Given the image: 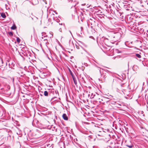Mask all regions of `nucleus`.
Listing matches in <instances>:
<instances>
[{
    "instance_id": "1",
    "label": "nucleus",
    "mask_w": 148,
    "mask_h": 148,
    "mask_svg": "<svg viewBox=\"0 0 148 148\" xmlns=\"http://www.w3.org/2000/svg\"><path fill=\"white\" fill-rule=\"evenodd\" d=\"M121 36V34L119 32L112 31L109 34V37L114 41H116L120 39Z\"/></svg>"
},
{
    "instance_id": "2",
    "label": "nucleus",
    "mask_w": 148,
    "mask_h": 148,
    "mask_svg": "<svg viewBox=\"0 0 148 148\" xmlns=\"http://www.w3.org/2000/svg\"><path fill=\"white\" fill-rule=\"evenodd\" d=\"M38 3V0H33L32 2L28 0L25 1H24L23 3L25 5H29L31 4H32L33 5H35Z\"/></svg>"
},
{
    "instance_id": "3",
    "label": "nucleus",
    "mask_w": 148,
    "mask_h": 148,
    "mask_svg": "<svg viewBox=\"0 0 148 148\" xmlns=\"http://www.w3.org/2000/svg\"><path fill=\"white\" fill-rule=\"evenodd\" d=\"M106 103L110 105H116V106H117V107H119L121 106V104H118L116 102V101H106Z\"/></svg>"
},
{
    "instance_id": "4",
    "label": "nucleus",
    "mask_w": 148,
    "mask_h": 148,
    "mask_svg": "<svg viewBox=\"0 0 148 148\" xmlns=\"http://www.w3.org/2000/svg\"><path fill=\"white\" fill-rule=\"evenodd\" d=\"M88 96L89 97L90 96V99H93L94 98V97H99V95L98 94L96 95L95 94H94L93 93L90 92H89Z\"/></svg>"
},
{
    "instance_id": "5",
    "label": "nucleus",
    "mask_w": 148,
    "mask_h": 148,
    "mask_svg": "<svg viewBox=\"0 0 148 148\" xmlns=\"http://www.w3.org/2000/svg\"><path fill=\"white\" fill-rule=\"evenodd\" d=\"M15 66V64L14 62H10V63L8 64V66L9 68H11V69H14L13 68V67H14Z\"/></svg>"
},
{
    "instance_id": "6",
    "label": "nucleus",
    "mask_w": 148,
    "mask_h": 148,
    "mask_svg": "<svg viewBox=\"0 0 148 148\" xmlns=\"http://www.w3.org/2000/svg\"><path fill=\"white\" fill-rule=\"evenodd\" d=\"M17 73L18 75L21 77H23L24 75L23 74V72L21 70H19L17 72Z\"/></svg>"
},
{
    "instance_id": "7",
    "label": "nucleus",
    "mask_w": 148,
    "mask_h": 148,
    "mask_svg": "<svg viewBox=\"0 0 148 148\" xmlns=\"http://www.w3.org/2000/svg\"><path fill=\"white\" fill-rule=\"evenodd\" d=\"M62 117L63 119L67 121L68 120V117L66 114H63Z\"/></svg>"
},
{
    "instance_id": "8",
    "label": "nucleus",
    "mask_w": 148,
    "mask_h": 148,
    "mask_svg": "<svg viewBox=\"0 0 148 148\" xmlns=\"http://www.w3.org/2000/svg\"><path fill=\"white\" fill-rule=\"evenodd\" d=\"M109 97H111L110 98H108L107 97H105L107 99L106 101H111V100L113 99V96L111 95H110L109 96H108Z\"/></svg>"
},
{
    "instance_id": "9",
    "label": "nucleus",
    "mask_w": 148,
    "mask_h": 148,
    "mask_svg": "<svg viewBox=\"0 0 148 148\" xmlns=\"http://www.w3.org/2000/svg\"><path fill=\"white\" fill-rule=\"evenodd\" d=\"M23 56H27V57H28L29 56H30V55L29 53H27V52H25L24 51H23Z\"/></svg>"
},
{
    "instance_id": "10",
    "label": "nucleus",
    "mask_w": 148,
    "mask_h": 148,
    "mask_svg": "<svg viewBox=\"0 0 148 148\" xmlns=\"http://www.w3.org/2000/svg\"><path fill=\"white\" fill-rule=\"evenodd\" d=\"M72 77L73 79V81H74L75 84L76 85H77V80H76V79L75 77V76H73V77Z\"/></svg>"
},
{
    "instance_id": "11",
    "label": "nucleus",
    "mask_w": 148,
    "mask_h": 148,
    "mask_svg": "<svg viewBox=\"0 0 148 148\" xmlns=\"http://www.w3.org/2000/svg\"><path fill=\"white\" fill-rule=\"evenodd\" d=\"M115 52L117 53H120L123 52V51L121 50H119L118 49H116L115 50Z\"/></svg>"
},
{
    "instance_id": "12",
    "label": "nucleus",
    "mask_w": 148,
    "mask_h": 148,
    "mask_svg": "<svg viewBox=\"0 0 148 148\" xmlns=\"http://www.w3.org/2000/svg\"><path fill=\"white\" fill-rule=\"evenodd\" d=\"M138 68V66H133V70L134 71H136L137 70V69Z\"/></svg>"
},
{
    "instance_id": "13",
    "label": "nucleus",
    "mask_w": 148,
    "mask_h": 148,
    "mask_svg": "<svg viewBox=\"0 0 148 148\" xmlns=\"http://www.w3.org/2000/svg\"><path fill=\"white\" fill-rule=\"evenodd\" d=\"M16 28V27L15 24H13L12 26L11 27V29L12 30H15Z\"/></svg>"
},
{
    "instance_id": "14",
    "label": "nucleus",
    "mask_w": 148,
    "mask_h": 148,
    "mask_svg": "<svg viewBox=\"0 0 148 148\" xmlns=\"http://www.w3.org/2000/svg\"><path fill=\"white\" fill-rule=\"evenodd\" d=\"M19 54H20V56L23 58V60H25V58H24V56H23L24 54L23 53V52H22V53L20 52L19 53Z\"/></svg>"
},
{
    "instance_id": "15",
    "label": "nucleus",
    "mask_w": 148,
    "mask_h": 148,
    "mask_svg": "<svg viewBox=\"0 0 148 148\" xmlns=\"http://www.w3.org/2000/svg\"><path fill=\"white\" fill-rule=\"evenodd\" d=\"M1 16L3 18H5L6 17V15L4 13H2L1 14Z\"/></svg>"
},
{
    "instance_id": "16",
    "label": "nucleus",
    "mask_w": 148,
    "mask_h": 148,
    "mask_svg": "<svg viewBox=\"0 0 148 148\" xmlns=\"http://www.w3.org/2000/svg\"><path fill=\"white\" fill-rule=\"evenodd\" d=\"M44 95L45 96H48L49 95V93L47 91H45L44 93Z\"/></svg>"
},
{
    "instance_id": "17",
    "label": "nucleus",
    "mask_w": 148,
    "mask_h": 148,
    "mask_svg": "<svg viewBox=\"0 0 148 148\" xmlns=\"http://www.w3.org/2000/svg\"><path fill=\"white\" fill-rule=\"evenodd\" d=\"M135 54L136 56L138 58H141V55L140 54H139L138 53H135Z\"/></svg>"
},
{
    "instance_id": "18",
    "label": "nucleus",
    "mask_w": 148,
    "mask_h": 148,
    "mask_svg": "<svg viewBox=\"0 0 148 148\" xmlns=\"http://www.w3.org/2000/svg\"><path fill=\"white\" fill-rule=\"evenodd\" d=\"M99 72H100V74L101 76H102V75L103 76V75H105L106 73L104 74V72L103 71L102 72H102H101V71L100 70V69L99 70Z\"/></svg>"
},
{
    "instance_id": "19",
    "label": "nucleus",
    "mask_w": 148,
    "mask_h": 148,
    "mask_svg": "<svg viewBox=\"0 0 148 148\" xmlns=\"http://www.w3.org/2000/svg\"><path fill=\"white\" fill-rule=\"evenodd\" d=\"M130 4H127L123 5L124 7L125 8H127L128 7H129Z\"/></svg>"
},
{
    "instance_id": "20",
    "label": "nucleus",
    "mask_w": 148,
    "mask_h": 148,
    "mask_svg": "<svg viewBox=\"0 0 148 148\" xmlns=\"http://www.w3.org/2000/svg\"><path fill=\"white\" fill-rule=\"evenodd\" d=\"M45 33L43 32L42 33V39H43V38H45L46 37H47V35L44 36L45 34Z\"/></svg>"
},
{
    "instance_id": "21",
    "label": "nucleus",
    "mask_w": 148,
    "mask_h": 148,
    "mask_svg": "<svg viewBox=\"0 0 148 148\" xmlns=\"http://www.w3.org/2000/svg\"><path fill=\"white\" fill-rule=\"evenodd\" d=\"M69 71L70 72V74H71V75L72 77H73V76H74L73 73H72V71H71V70L70 69H69Z\"/></svg>"
},
{
    "instance_id": "22",
    "label": "nucleus",
    "mask_w": 148,
    "mask_h": 148,
    "mask_svg": "<svg viewBox=\"0 0 148 148\" xmlns=\"http://www.w3.org/2000/svg\"><path fill=\"white\" fill-rule=\"evenodd\" d=\"M82 82H84V83H86V82L85 80V79L84 78V77H82Z\"/></svg>"
},
{
    "instance_id": "23",
    "label": "nucleus",
    "mask_w": 148,
    "mask_h": 148,
    "mask_svg": "<svg viewBox=\"0 0 148 148\" xmlns=\"http://www.w3.org/2000/svg\"><path fill=\"white\" fill-rule=\"evenodd\" d=\"M99 96L97 97H94L95 99L97 100H100V99L99 98Z\"/></svg>"
},
{
    "instance_id": "24",
    "label": "nucleus",
    "mask_w": 148,
    "mask_h": 148,
    "mask_svg": "<svg viewBox=\"0 0 148 148\" xmlns=\"http://www.w3.org/2000/svg\"><path fill=\"white\" fill-rule=\"evenodd\" d=\"M81 29V32L80 34H82V33H83V28L82 27H81L80 28Z\"/></svg>"
},
{
    "instance_id": "25",
    "label": "nucleus",
    "mask_w": 148,
    "mask_h": 148,
    "mask_svg": "<svg viewBox=\"0 0 148 148\" xmlns=\"http://www.w3.org/2000/svg\"><path fill=\"white\" fill-rule=\"evenodd\" d=\"M102 70L103 71L107 73H109L110 72V71H109L108 70L106 69V70H103V69H102Z\"/></svg>"
},
{
    "instance_id": "26",
    "label": "nucleus",
    "mask_w": 148,
    "mask_h": 148,
    "mask_svg": "<svg viewBox=\"0 0 148 148\" xmlns=\"http://www.w3.org/2000/svg\"><path fill=\"white\" fill-rule=\"evenodd\" d=\"M46 146L49 148V147H50L51 146V145L50 144H46Z\"/></svg>"
},
{
    "instance_id": "27",
    "label": "nucleus",
    "mask_w": 148,
    "mask_h": 148,
    "mask_svg": "<svg viewBox=\"0 0 148 148\" xmlns=\"http://www.w3.org/2000/svg\"><path fill=\"white\" fill-rule=\"evenodd\" d=\"M8 34L10 36H12L13 35V32H8Z\"/></svg>"
},
{
    "instance_id": "28",
    "label": "nucleus",
    "mask_w": 148,
    "mask_h": 148,
    "mask_svg": "<svg viewBox=\"0 0 148 148\" xmlns=\"http://www.w3.org/2000/svg\"><path fill=\"white\" fill-rule=\"evenodd\" d=\"M16 40L17 42L19 43L20 42L21 40L19 38L17 37L16 38Z\"/></svg>"
},
{
    "instance_id": "29",
    "label": "nucleus",
    "mask_w": 148,
    "mask_h": 148,
    "mask_svg": "<svg viewBox=\"0 0 148 148\" xmlns=\"http://www.w3.org/2000/svg\"><path fill=\"white\" fill-rule=\"evenodd\" d=\"M126 146H127V147H128L130 148H131L133 147V145H127Z\"/></svg>"
},
{
    "instance_id": "30",
    "label": "nucleus",
    "mask_w": 148,
    "mask_h": 148,
    "mask_svg": "<svg viewBox=\"0 0 148 148\" xmlns=\"http://www.w3.org/2000/svg\"><path fill=\"white\" fill-rule=\"evenodd\" d=\"M108 142L110 143V144H112L113 143L112 141H110V140H108Z\"/></svg>"
},
{
    "instance_id": "31",
    "label": "nucleus",
    "mask_w": 148,
    "mask_h": 148,
    "mask_svg": "<svg viewBox=\"0 0 148 148\" xmlns=\"http://www.w3.org/2000/svg\"><path fill=\"white\" fill-rule=\"evenodd\" d=\"M84 65H85L86 66H88V64L86 63H84Z\"/></svg>"
},
{
    "instance_id": "32",
    "label": "nucleus",
    "mask_w": 148,
    "mask_h": 148,
    "mask_svg": "<svg viewBox=\"0 0 148 148\" xmlns=\"http://www.w3.org/2000/svg\"><path fill=\"white\" fill-rule=\"evenodd\" d=\"M68 2L69 3H71L73 2L72 0H68Z\"/></svg>"
},
{
    "instance_id": "33",
    "label": "nucleus",
    "mask_w": 148,
    "mask_h": 148,
    "mask_svg": "<svg viewBox=\"0 0 148 148\" xmlns=\"http://www.w3.org/2000/svg\"><path fill=\"white\" fill-rule=\"evenodd\" d=\"M124 2H123V5L124 4H127V3H126V2H127V1H124Z\"/></svg>"
},
{
    "instance_id": "34",
    "label": "nucleus",
    "mask_w": 148,
    "mask_h": 148,
    "mask_svg": "<svg viewBox=\"0 0 148 148\" xmlns=\"http://www.w3.org/2000/svg\"><path fill=\"white\" fill-rule=\"evenodd\" d=\"M56 97H53L51 99V100H53L54 99H56Z\"/></svg>"
},
{
    "instance_id": "35",
    "label": "nucleus",
    "mask_w": 148,
    "mask_h": 148,
    "mask_svg": "<svg viewBox=\"0 0 148 148\" xmlns=\"http://www.w3.org/2000/svg\"><path fill=\"white\" fill-rule=\"evenodd\" d=\"M76 48L78 49H79V47L78 46H77V45H76Z\"/></svg>"
},
{
    "instance_id": "36",
    "label": "nucleus",
    "mask_w": 148,
    "mask_h": 148,
    "mask_svg": "<svg viewBox=\"0 0 148 148\" xmlns=\"http://www.w3.org/2000/svg\"><path fill=\"white\" fill-rule=\"evenodd\" d=\"M77 35L78 36H79L80 37H81V36L79 34H77Z\"/></svg>"
},
{
    "instance_id": "37",
    "label": "nucleus",
    "mask_w": 148,
    "mask_h": 148,
    "mask_svg": "<svg viewBox=\"0 0 148 148\" xmlns=\"http://www.w3.org/2000/svg\"><path fill=\"white\" fill-rule=\"evenodd\" d=\"M128 43V42H125V45H126V46H127V43Z\"/></svg>"
},
{
    "instance_id": "38",
    "label": "nucleus",
    "mask_w": 148,
    "mask_h": 148,
    "mask_svg": "<svg viewBox=\"0 0 148 148\" xmlns=\"http://www.w3.org/2000/svg\"><path fill=\"white\" fill-rule=\"evenodd\" d=\"M106 75H103V77L104 79H105V78H106Z\"/></svg>"
},
{
    "instance_id": "39",
    "label": "nucleus",
    "mask_w": 148,
    "mask_h": 148,
    "mask_svg": "<svg viewBox=\"0 0 148 148\" xmlns=\"http://www.w3.org/2000/svg\"><path fill=\"white\" fill-rule=\"evenodd\" d=\"M108 40V38H106L104 39V41H107V40Z\"/></svg>"
},
{
    "instance_id": "40",
    "label": "nucleus",
    "mask_w": 148,
    "mask_h": 148,
    "mask_svg": "<svg viewBox=\"0 0 148 148\" xmlns=\"http://www.w3.org/2000/svg\"><path fill=\"white\" fill-rule=\"evenodd\" d=\"M76 5V4H73L72 5V6H74V7H75V5Z\"/></svg>"
},
{
    "instance_id": "41",
    "label": "nucleus",
    "mask_w": 148,
    "mask_h": 148,
    "mask_svg": "<svg viewBox=\"0 0 148 148\" xmlns=\"http://www.w3.org/2000/svg\"><path fill=\"white\" fill-rule=\"evenodd\" d=\"M90 38L94 39V37L92 36H90Z\"/></svg>"
},
{
    "instance_id": "42",
    "label": "nucleus",
    "mask_w": 148,
    "mask_h": 148,
    "mask_svg": "<svg viewBox=\"0 0 148 148\" xmlns=\"http://www.w3.org/2000/svg\"><path fill=\"white\" fill-rule=\"evenodd\" d=\"M124 84H121V87H123V86L124 85Z\"/></svg>"
},
{
    "instance_id": "43",
    "label": "nucleus",
    "mask_w": 148,
    "mask_h": 148,
    "mask_svg": "<svg viewBox=\"0 0 148 148\" xmlns=\"http://www.w3.org/2000/svg\"><path fill=\"white\" fill-rule=\"evenodd\" d=\"M44 148H49L48 147H46V145H45V147Z\"/></svg>"
},
{
    "instance_id": "44",
    "label": "nucleus",
    "mask_w": 148,
    "mask_h": 148,
    "mask_svg": "<svg viewBox=\"0 0 148 148\" xmlns=\"http://www.w3.org/2000/svg\"><path fill=\"white\" fill-rule=\"evenodd\" d=\"M3 65H0V66L1 67H2V68L3 67Z\"/></svg>"
},
{
    "instance_id": "45",
    "label": "nucleus",
    "mask_w": 148,
    "mask_h": 148,
    "mask_svg": "<svg viewBox=\"0 0 148 148\" xmlns=\"http://www.w3.org/2000/svg\"><path fill=\"white\" fill-rule=\"evenodd\" d=\"M55 93H56V94H57V93L58 92V91H55Z\"/></svg>"
},
{
    "instance_id": "46",
    "label": "nucleus",
    "mask_w": 148,
    "mask_h": 148,
    "mask_svg": "<svg viewBox=\"0 0 148 148\" xmlns=\"http://www.w3.org/2000/svg\"><path fill=\"white\" fill-rule=\"evenodd\" d=\"M1 63L2 64H3V60H1Z\"/></svg>"
},
{
    "instance_id": "47",
    "label": "nucleus",
    "mask_w": 148,
    "mask_h": 148,
    "mask_svg": "<svg viewBox=\"0 0 148 148\" xmlns=\"http://www.w3.org/2000/svg\"><path fill=\"white\" fill-rule=\"evenodd\" d=\"M95 66H96V67H98V68H100V67H98L97 65H95Z\"/></svg>"
},
{
    "instance_id": "48",
    "label": "nucleus",
    "mask_w": 148,
    "mask_h": 148,
    "mask_svg": "<svg viewBox=\"0 0 148 148\" xmlns=\"http://www.w3.org/2000/svg\"><path fill=\"white\" fill-rule=\"evenodd\" d=\"M109 147H111V148H112V147H111V145L109 146Z\"/></svg>"
},
{
    "instance_id": "49",
    "label": "nucleus",
    "mask_w": 148,
    "mask_h": 148,
    "mask_svg": "<svg viewBox=\"0 0 148 148\" xmlns=\"http://www.w3.org/2000/svg\"><path fill=\"white\" fill-rule=\"evenodd\" d=\"M69 32H70V33H71V34H72L71 32V31H69Z\"/></svg>"
},
{
    "instance_id": "50",
    "label": "nucleus",
    "mask_w": 148,
    "mask_h": 148,
    "mask_svg": "<svg viewBox=\"0 0 148 148\" xmlns=\"http://www.w3.org/2000/svg\"><path fill=\"white\" fill-rule=\"evenodd\" d=\"M5 68H4V69H5ZM7 67H6V68L5 69H7Z\"/></svg>"
},
{
    "instance_id": "51",
    "label": "nucleus",
    "mask_w": 148,
    "mask_h": 148,
    "mask_svg": "<svg viewBox=\"0 0 148 148\" xmlns=\"http://www.w3.org/2000/svg\"><path fill=\"white\" fill-rule=\"evenodd\" d=\"M99 80H101V79H99Z\"/></svg>"
},
{
    "instance_id": "52",
    "label": "nucleus",
    "mask_w": 148,
    "mask_h": 148,
    "mask_svg": "<svg viewBox=\"0 0 148 148\" xmlns=\"http://www.w3.org/2000/svg\"><path fill=\"white\" fill-rule=\"evenodd\" d=\"M7 64H7V63L6 62V66L7 65Z\"/></svg>"
},
{
    "instance_id": "53",
    "label": "nucleus",
    "mask_w": 148,
    "mask_h": 148,
    "mask_svg": "<svg viewBox=\"0 0 148 148\" xmlns=\"http://www.w3.org/2000/svg\"><path fill=\"white\" fill-rule=\"evenodd\" d=\"M55 117H56V118H57V116H56Z\"/></svg>"
},
{
    "instance_id": "54",
    "label": "nucleus",
    "mask_w": 148,
    "mask_h": 148,
    "mask_svg": "<svg viewBox=\"0 0 148 148\" xmlns=\"http://www.w3.org/2000/svg\"><path fill=\"white\" fill-rule=\"evenodd\" d=\"M106 45H107V46H108V45H106Z\"/></svg>"
},
{
    "instance_id": "55",
    "label": "nucleus",
    "mask_w": 148,
    "mask_h": 148,
    "mask_svg": "<svg viewBox=\"0 0 148 148\" xmlns=\"http://www.w3.org/2000/svg\"><path fill=\"white\" fill-rule=\"evenodd\" d=\"M99 102H101V101H100V100H99Z\"/></svg>"
},
{
    "instance_id": "56",
    "label": "nucleus",
    "mask_w": 148,
    "mask_h": 148,
    "mask_svg": "<svg viewBox=\"0 0 148 148\" xmlns=\"http://www.w3.org/2000/svg\"><path fill=\"white\" fill-rule=\"evenodd\" d=\"M57 22H59L58 21H57Z\"/></svg>"
},
{
    "instance_id": "57",
    "label": "nucleus",
    "mask_w": 148,
    "mask_h": 148,
    "mask_svg": "<svg viewBox=\"0 0 148 148\" xmlns=\"http://www.w3.org/2000/svg\"><path fill=\"white\" fill-rule=\"evenodd\" d=\"M114 79H113V82L114 81Z\"/></svg>"
},
{
    "instance_id": "58",
    "label": "nucleus",
    "mask_w": 148,
    "mask_h": 148,
    "mask_svg": "<svg viewBox=\"0 0 148 148\" xmlns=\"http://www.w3.org/2000/svg\"><path fill=\"white\" fill-rule=\"evenodd\" d=\"M89 88H91V87H89Z\"/></svg>"
},
{
    "instance_id": "59",
    "label": "nucleus",
    "mask_w": 148,
    "mask_h": 148,
    "mask_svg": "<svg viewBox=\"0 0 148 148\" xmlns=\"http://www.w3.org/2000/svg\"><path fill=\"white\" fill-rule=\"evenodd\" d=\"M129 9H127V10H128Z\"/></svg>"
},
{
    "instance_id": "60",
    "label": "nucleus",
    "mask_w": 148,
    "mask_h": 148,
    "mask_svg": "<svg viewBox=\"0 0 148 148\" xmlns=\"http://www.w3.org/2000/svg\"><path fill=\"white\" fill-rule=\"evenodd\" d=\"M147 20V21H148V20Z\"/></svg>"
},
{
    "instance_id": "61",
    "label": "nucleus",
    "mask_w": 148,
    "mask_h": 148,
    "mask_svg": "<svg viewBox=\"0 0 148 148\" xmlns=\"http://www.w3.org/2000/svg\"><path fill=\"white\" fill-rule=\"evenodd\" d=\"M27 51L28 52V50Z\"/></svg>"
},
{
    "instance_id": "62",
    "label": "nucleus",
    "mask_w": 148,
    "mask_h": 148,
    "mask_svg": "<svg viewBox=\"0 0 148 148\" xmlns=\"http://www.w3.org/2000/svg\"><path fill=\"white\" fill-rule=\"evenodd\" d=\"M101 100L102 101L103 100L102 99H101Z\"/></svg>"
}]
</instances>
